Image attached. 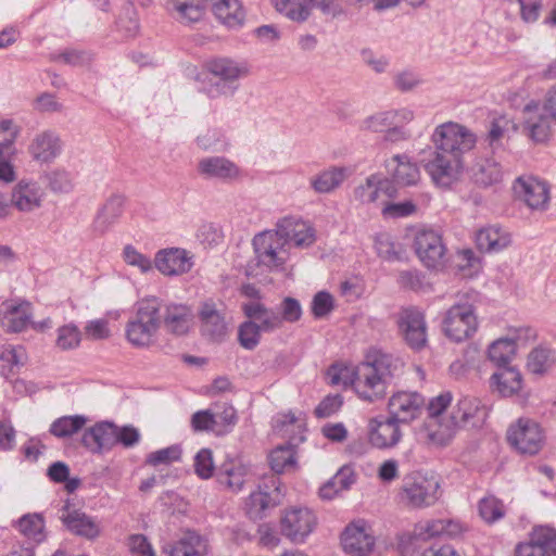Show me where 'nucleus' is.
Segmentation results:
<instances>
[{
	"instance_id": "obj_42",
	"label": "nucleus",
	"mask_w": 556,
	"mask_h": 556,
	"mask_svg": "<svg viewBox=\"0 0 556 556\" xmlns=\"http://www.w3.org/2000/svg\"><path fill=\"white\" fill-rule=\"evenodd\" d=\"M214 15L227 27L237 28L244 21V12L239 0H210Z\"/></svg>"
},
{
	"instance_id": "obj_63",
	"label": "nucleus",
	"mask_w": 556,
	"mask_h": 556,
	"mask_svg": "<svg viewBox=\"0 0 556 556\" xmlns=\"http://www.w3.org/2000/svg\"><path fill=\"white\" fill-rule=\"evenodd\" d=\"M397 283L402 289L413 291H420L426 287L425 276L417 269L402 270Z\"/></svg>"
},
{
	"instance_id": "obj_16",
	"label": "nucleus",
	"mask_w": 556,
	"mask_h": 556,
	"mask_svg": "<svg viewBox=\"0 0 556 556\" xmlns=\"http://www.w3.org/2000/svg\"><path fill=\"white\" fill-rule=\"evenodd\" d=\"M556 530L546 526L533 528L527 541L519 543L515 556H555Z\"/></svg>"
},
{
	"instance_id": "obj_21",
	"label": "nucleus",
	"mask_w": 556,
	"mask_h": 556,
	"mask_svg": "<svg viewBox=\"0 0 556 556\" xmlns=\"http://www.w3.org/2000/svg\"><path fill=\"white\" fill-rule=\"evenodd\" d=\"M400 330L407 344L416 350L426 345L427 326L424 314L414 307L405 308L399 318Z\"/></svg>"
},
{
	"instance_id": "obj_3",
	"label": "nucleus",
	"mask_w": 556,
	"mask_h": 556,
	"mask_svg": "<svg viewBox=\"0 0 556 556\" xmlns=\"http://www.w3.org/2000/svg\"><path fill=\"white\" fill-rule=\"evenodd\" d=\"M252 247L254 258L245 265L247 276L257 278L285 269L290 257L289 245L276 228L256 233L252 239Z\"/></svg>"
},
{
	"instance_id": "obj_9",
	"label": "nucleus",
	"mask_w": 556,
	"mask_h": 556,
	"mask_svg": "<svg viewBox=\"0 0 556 556\" xmlns=\"http://www.w3.org/2000/svg\"><path fill=\"white\" fill-rule=\"evenodd\" d=\"M459 427L452 415L448 417H427L417 428L419 442L430 447H444L452 443Z\"/></svg>"
},
{
	"instance_id": "obj_10",
	"label": "nucleus",
	"mask_w": 556,
	"mask_h": 556,
	"mask_svg": "<svg viewBox=\"0 0 556 556\" xmlns=\"http://www.w3.org/2000/svg\"><path fill=\"white\" fill-rule=\"evenodd\" d=\"M317 526L316 514L307 507H292L281 518V532L294 543H302Z\"/></svg>"
},
{
	"instance_id": "obj_39",
	"label": "nucleus",
	"mask_w": 556,
	"mask_h": 556,
	"mask_svg": "<svg viewBox=\"0 0 556 556\" xmlns=\"http://www.w3.org/2000/svg\"><path fill=\"white\" fill-rule=\"evenodd\" d=\"M502 165L492 157L481 159L471 168V178L480 187H490L503 180Z\"/></svg>"
},
{
	"instance_id": "obj_4",
	"label": "nucleus",
	"mask_w": 556,
	"mask_h": 556,
	"mask_svg": "<svg viewBox=\"0 0 556 556\" xmlns=\"http://www.w3.org/2000/svg\"><path fill=\"white\" fill-rule=\"evenodd\" d=\"M160 309L161 303L155 298L137 303L125 327L126 339L132 346L147 349L155 343L162 324Z\"/></svg>"
},
{
	"instance_id": "obj_51",
	"label": "nucleus",
	"mask_w": 556,
	"mask_h": 556,
	"mask_svg": "<svg viewBox=\"0 0 556 556\" xmlns=\"http://www.w3.org/2000/svg\"><path fill=\"white\" fill-rule=\"evenodd\" d=\"M238 89V86H232L227 81L214 78L210 74L201 80L200 91L210 99H218L220 97H230Z\"/></svg>"
},
{
	"instance_id": "obj_14",
	"label": "nucleus",
	"mask_w": 556,
	"mask_h": 556,
	"mask_svg": "<svg viewBox=\"0 0 556 556\" xmlns=\"http://www.w3.org/2000/svg\"><path fill=\"white\" fill-rule=\"evenodd\" d=\"M63 142L54 130H42L31 138L27 146L30 159L39 165L53 163L62 153Z\"/></svg>"
},
{
	"instance_id": "obj_62",
	"label": "nucleus",
	"mask_w": 556,
	"mask_h": 556,
	"mask_svg": "<svg viewBox=\"0 0 556 556\" xmlns=\"http://www.w3.org/2000/svg\"><path fill=\"white\" fill-rule=\"evenodd\" d=\"M334 308L333 296L326 291L317 292L312 301V313L316 318L328 316Z\"/></svg>"
},
{
	"instance_id": "obj_64",
	"label": "nucleus",
	"mask_w": 556,
	"mask_h": 556,
	"mask_svg": "<svg viewBox=\"0 0 556 556\" xmlns=\"http://www.w3.org/2000/svg\"><path fill=\"white\" fill-rule=\"evenodd\" d=\"M517 350L518 346L525 345L536 338V330L530 326L511 327L504 336Z\"/></svg>"
},
{
	"instance_id": "obj_35",
	"label": "nucleus",
	"mask_w": 556,
	"mask_h": 556,
	"mask_svg": "<svg viewBox=\"0 0 556 556\" xmlns=\"http://www.w3.org/2000/svg\"><path fill=\"white\" fill-rule=\"evenodd\" d=\"M388 173L392 175L395 182L403 186H412L420 178L419 168L413 163L408 155L396 154L387 162Z\"/></svg>"
},
{
	"instance_id": "obj_38",
	"label": "nucleus",
	"mask_w": 556,
	"mask_h": 556,
	"mask_svg": "<svg viewBox=\"0 0 556 556\" xmlns=\"http://www.w3.org/2000/svg\"><path fill=\"white\" fill-rule=\"evenodd\" d=\"M556 367V350L549 345L540 344L533 348L527 356V369L532 375L542 377Z\"/></svg>"
},
{
	"instance_id": "obj_18",
	"label": "nucleus",
	"mask_w": 556,
	"mask_h": 556,
	"mask_svg": "<svg viewBox=\"0 0 556 556\" xmlns=\"http://www.w3.org/2000/svg\"><path fill=\"white\" fill-rule=\"evenodd\" d=\"M425 405V399L416 391H399L388 402V413L401 424L416 419Z\"/></svg>"
},
{
	"instance_id": "obj_44",
	"label": "nucleus",
	"mask_w": 556,
	"mask_h": 556,
	"mask_svg": "<svg viewBox=\"0 0 556 556\" xmlns=\"http://www.w3.org/2000/svg\"><path fill=\"white\" fill-rule=\"evenodd\" d=\"M355 482V473L349 466H343L337 473L323 484L319 489V495L324 500H332L341 492L349 490Z\"/></svg>"
},
{
	"instance_id": "obj_26",
	"label": "nucleus",
	"mask_w": 556,
	"mask_h": 556,
	"mask_svg": "<svg viewBox=\"0 0 556 556\" xmlns=\"http://www.w3.org/2000/svg\"><path fill=\"white\" fill-rule=\"evenodd\" d=\"M490 389L502 397L518 395L523 388V377L516 366H500L489 379Z\"/></svg>"
},
{
	"instance_id": "obj_30",
	"label": "nucleus",
	"mask_w": 556,
	"mask_h": 556,
	"mask_svg": "<svg viewBox=\"0 0 556 556\" xmlns=\"http://www.w3.org/2000/svg\"><path fill=\"white\" fill-rule=\"evenodd\" d=\"M60 518L66 529L76 535L94 539L100 533V526L92 517L67 505L63 507Z\"/></svg>"
},
{
	"instance_id": "obj_46",
	"label": "nucleus",
	"mask_w": 556,
	"mask_h": 556,
	"mask_svg": "<svg viewBox=\"0 0 556 556\" xmlns=\"http://www.w3.org/2000/svg\"><path fill=\"white\" fill-rule=\"evenodd\" d=\"M88 418L84 415H67L56 418L49 428V432L58 439L71 438L84 429Z\"/></svg>"
},
{
	"instance_id": "obj_5",
	"label": "nucleus",
	"mask_w": 556,
	"mask_h": 556,
	"mask_svg": "<svg viewBox=\"0 0 556 556\" xmlns=\"http://www.w3.org/2000/svg\"><path fill=\"white\" fill-rule=\"evenodd\" d=\"M441 497V482L432 472L413 471L404 476L399 500L405 507L424 509L435 505Z\"/></svg>"
},
{
	"instance_id": "obj_12",
	"label": "nucleus",
	"mask_w": 556,
	"mask_h": 556,
	"mask_svg": "<svg viewBox=\"0 0 556 556\" xmlns=\"http://www.w3.org/2000/svg\"><path fill=\"white\" fill-rule=\"evenodd\" d=\"M282 497L279 479L271 477L249 495L245 501V513L253 520L261 519L267 509L279 505Z\"/></svg>"
},
{
	"instance_id": "obj_53",
	"label": "nucleus",
	"mask_w": 556,
	"mask_h": 556,
	"mask_svg": "<svg viewBox=\"0 0 556 556\" xmlns=\"http://www.w3.org/2000/svg\"><path fill=\"white\" fill-rule=\"evenodd\" d=\"M26 361V352L23 346L5 345L0 348V371L2 375L12 372L15 367Z\"/></svg>"
},
{
	"instance_id": "obj_31",
	"label": "nucleus",
	"mask_w": 556,
	"mask_h": 556,
	"mask_svg": "<svg viewBox=\"0 0 556 556\" xmlns=\"http://www.w3.org/2000/svg\"><path fill=\"white\" fill-rule=\"evenodd\" d=\"M164 556H205L207 543L193 531L185 532L177 541L163 546Z\"/></svg>"
},
{
	"instance_id": "obj_27",
	"label": "nucleus",
	"mask_w": 556,
	"mask_h": 556,
	"mask_svg": "<svg viewBox=\"0 0 556 556\" xmlns=\"http://www.w3.org/2000/svg\"><path fill=\"white\" fill-rule=\"evenodd\" d=\"M341 543L350 556H367L374 548L375 538L365 526L351 523L342 533Z\"/></svg>"
},
{
	"instance_id": "obj_23",
	"label": "nucleus",
	"mask_w": 556,
	"mask_h": 556,
	"mask_svg": "<svg viewBox=\"0 0 556 556\" xmlns=\"http://www.w3.org/2000/svg\"><path fill=\"white\" fill-rule=\"evenodd\" d=\"M164 9L174 21L184 26H194L206 15L204 0H164Z\"/></svg>"
},
{
	"instance_id": "obj_52",
	"label": "nucleus",
	"mask_w": 556,
	"mask_h": 556,
	"mask_svg": "<svg viewBox=\"0 0 556 556\" xmlns=\"http://www.w3.org/2000/svg\"><path fill=\"white\" fill-rule=\"evenodd\" d=\"M18 530L29 540L40 543L45 540V521L38 514H28L18 520Z\"/></svg>"
},
{
	"instance_id": "obj_25",
	"label": "nucleus",
	"mask_w": 556,
	"mask_h": 556,
	"mask_svg": "<svg viewBox=\"0 0 556 556\" xmlns=\"http://www.w3.org/2000/svg\"><path fill=\"white\" fill-rule=\"evenodd\" d=\"M115 424L99 421L85 429L81 435V444L92 454H102L111 451L116 445Z\"/></svg>"
},
{
	"instance_id": "obj_24",
	"label": "nucleus",
	"mask_w": 556,
	"mask_h": 556,
	"mask_svg": "<svg viewBox=\"0 0 556 556\" xmlns=\"http://www.w3.org/2000/svg\"><path fill=\"white\" fill-rule=\"evenodd\" d=\"M45 195L38 181L22 179L12 189L11 204L20 212L29 213L41 206Z\"/></svg>"
},
{
	"instance_id": "obj_37",
	"label": "nucleus",
	"mask_w": 556,
	"mask_h": 556,
	"mask_svg": "<svg viewBox=\"0 0 556 556\" xmlns=\"http://www.w3.org/2000/svg\"><path fill=\"white\" fill-rule=\"evenodd\" d=\"M349 175L346 167L331 166L311 177L309 185L316 193H330L338 189Z\"/></svg>"
},
{
	"instance_id": "obj_41",
	"label": "nucleus",
	"mask_w": 556,
	"mask_h": 556,
	"mask_svg": "<svg viewBox=\"0 0 556 556\" xmlns=\"http://www.w3.org/2000/svg\"><path fill=\"white\" fill-rule=\"evenodd\" d=\"M200 318L203 331L212 339H219L226 334L227 326L224 316L213 301H206L201 305Z\"/></svg>"
},
{
	"instance_id": "obj_47",
	"label": "nucleus",
	"mask_w": 556,
	"mask_h": 556,
	"mask_svg": "<svg viewBox=\"0 0 556 556\" xmlns=\"http://www.w3.org/2000/svg\"><path fill=\"white\" fill-rule=\"evenodd\" d=\"M516 349L513 343L505 337L498 338L493 341L488 348V359L497 367L510 366L509 363L516 354Z\"/></svg>"
},
{
	"instance_id": "obj_48",
	"label": "nucleus",
	"mask_w": 556,
	"mask_h": 556,
	"mask_svg": "<svg viewBox=\"0 0 556 556\" xmlns=\"http://www.w3.org/2000/svg\"><path fill=\"white\" fill-rule=\"evenodd\" d=\"M374 248L378 256L386 261H400L404 253L403 248L395 243L388 232H380L374 237Z\"/></svg>"
},
{
	"instance_id": "obj_6",
	"label": "nucleus",
	"mask_w": 556,
	"mask_h": 556,
	"mask_svg": "<svg viewBox=\"0 0 556 556\" xmlns=\"http://www.w3.org/2000/svg\"><path fill=\"white\" fill-rule=\"evenodd\" d=\"M414 251L428 269L441 270L447 263V249L441 232L432 228H421L415 232Z\"/></svg>"
},
{
	"instance_id": "obj_54",
	"label": "nucleus",
	"mask_w": 556,
	"mask_h": 556,
	"mask_svg": "<svg viewBox=\"0 0 556 556\" xmlns=\"http://www.w3.org/2000/svg\"><path fill=\"white\" fill-rule=\"evenodd\" d=\"M81 342V332L74 324L59 327L56 330L55 346L61 351L75 350Z\"/></svg>"
},
{
	"instance_id": "obj_50",
	"label": "nucleus",
	"mask_w": 556,
	"mask_h": 556,
	"mask_svg": "<svg viewBox=\"0 0 556 556\" xmlns=\"http://www.w3.org/2000/svg\"><path fill=\"white\" fill-rule=\"evenodd\" d=\"M49 189L54 193H68L74 189V178L71 172L55 167L45 174Z\"/></svg>"
},
{
	"instance_id": "obj_34",
	"label": "nucleus",
	"mask_w": 556,
	"mask_h": 556,
	"mask_svg": "<svg viewBox=\"0 0 556 556\" xmlns=\"http://www.w3.org/2000/svg\"><path fill=\"white\" fill-rule=\"evenodd\" d=\"M510 242L509 232L500 226H486L476 233V244L480 251L497 253L506 249Z\"/></svg>"
},
{
	"instance_id": "obj_33",
	"label": "nucleus",
	"mask_w": 556,
	"mask_h": 556,
	"mask_svg": "<svg viewBox=\"0 0 556 556\" xmlns=\"http://www.w3.org/2000/svg\"><path fill=\"white\" fill-rule=\"evenodd\" d=\"M451 415L457 421V426L460 429L467 425L476 426L481 422L485 418L486 413L479 399L463 396L458 400Z\"/></svg>"
},
{
	"instance_id": "obj_11",
	"label": "nucleus",
	"mask_w": 556,
	"mask_h": 556,
	"mask_svg": "<svg viewBox=\"0 0 556 556\" xmlns=\"http://www.w3.org/2000/svg\"><path fill=\"white\" fill-rule=\"evenodd\" d=\"M400 424L390 415L370 418L367 424L368 442L378 450L395 447L403 438Z\"/></svg>"
},
{
	"instance_id": "obj_56",
	"label": "nucleus",
	"mask_w": 556,
	"mask_h": 556,
	"mask_svg": "<svg viewBox=\"0 0 556 556\" xmlns=\"http://www.w3.org/2000/svg\"><path fill=\"white\" fill-rule=\"evenodd\" d=\"M269 464L271 469L277 473L293 468L295 459L292 447L290 445H282L273 450L269 455Z\"/></svg>"
},
{
	"instance_id": "obj_43",
	"label": "nucleus",
	"mask_w": 556,
	"mask_h": 556,
	"mask_svg": "<svg viewBox=\"0 0 556 556\" xmlns=\"http://www.w3.org/2000/svg\"><path fill=\"white\" fill-rule=\"evenodd\" d=\"M249 469L239 462H227L223 464L218 472V481L231 492H239L247 482Z\"/></svg>"
},
{
	"instance_id": "obj_8",
	"label": "nucleus",
	"mask_w": 556,
	"mask_h": 556,
	"mask_svg": "<svg viewBox=\"0 0 556 556\" xmlns=\"http://www.w3.org/2000/svg\"><path fill=\"white\" fill-rule=\"evenodd\" d=\"M545 435L533 419L519 418L507 430V441L521 454L535 455L544 444Z\"/></svg>"
},
{
	"instance_id": "obj_13",
	"label": "nucleus",
	"mask_w": 556,
	"mask_h": 556,
	"mask_svg": "<svg viewBox=\"0 0 556 556\" xmlns=\"http://www.w3.org/2000/svg\"><path fill=\"white\" fill-rule=\"evenodd\" d=\"M516 197L529 208L545 211L551 200L549 186L546 181L533 176H522L513 186Z\"/></svg>"
},
{
	"instance_id": "obj_28",
	"label": "nucleus",
	"mask_w": 556,
	"mask_h": 556,
	"mask_svg": "<svg viewBox=\"0 0 556 556\" xmlns=\"http://www.w3.org/2000/svg\"><path fill=\"white\" fill-rule=\"evenodd\" d=\"M126 198L122 194H112L99 208L93 223L92 230L97 235H104L119 220L124 213Z\"/></svg>"
},
{
	"instance_id": "obj_32",
	"label": "nucleus",
	"mask_w": 556,
	"mask_h": 556,
	"mask_svg": "<svg viewBox=\"0 0 556 556\" xmlns=\"http://www.w3.org/2000/svg\"><path fill=\"white\" fill-rule=\"evenodd\" d=\"M207 73L214 78H219L232 86H238L239 79L249 74V67L243 62L228 58H218L206 63Z\"/></svg>"
},
{
	"instance_id": "obj_60",
	"label": "nucleus",
	"mask_w": 556,
	"mask_h": 556,
	"mask_svg": "<svg viewBox=\"0 0 556 556\" xmlns=\"http://www.w3.org/2000/svg\"><path fill=\"white\" fill-rule=\"evenodd\" d=\"M355 378V368L334 364L330 366L327 370V379L328 382L331 386H352L353 387V380Z\"/></svg>"
},
{
	"instance_id": "obj_29",
	"label": "nucleus",
	"mask_w": 556,
	"mask_h": 556,
	"mask_svg": "<svg viewBox=\"0 0 556 556\" xmlns=\"http://www.w3.org/2000/svg\"><path fill=\"white\" fill-rule=\"evenodd\" d=\"M414 118L415 113L408 108L378 112L364 118L361 124V129L384 134L394 123H410Z\"/></svg>"
},
{
	"instance_id": "obj_17",
	"label": "nucleus",
	"mask_w": 556,
	"mask_h": 556,
	"mask_svg": "<svg viewBox=\"0 0 556 556\" xmlns=\"http://www.w3.org/2000/svg\"><path fill=\"white\" fill-rule=\"evenodd\" d=\"M553 121L554 117L547 113L543 104L530 102L523 109V128L535 143H543L549 139Z\"/></svg>"
},
{
	"instance_id": "obj_1",
	"label": "nucleus",
	"mask_w": 556,
	"mask_h": 556,
	"mask_svg": "<svg viewBox=\"0 0 556 556\" xmlns=\"http://www.w3.org/2000/svg\"><path fill=\"white\" fill-rule=\"evenodd\" d=\"M431 142V157L422 159L421 163L435 185L448 187L462 175L464 154L475 148L477 137L466 126L446 122L434 128Z\"/></svg>"
},
{
	"instance_id": "obj_61",
	"label": "nucleus",
	"mask_w": 556,
	"mask_h": 556,
	"mask_svg": "<svg viewBox=\"0 0 556 556\" xmlns=\"http://www.w3.org/2000/svg\"><path fill=\"white\" fill-rule=\"evenodd\" d=\"M181 457V450L178 445H172L165 448L152 452L147 457V464L157 466L178 462Z\"/></svg>"
},
{
	"instance_id": "obj_22",
	"label": "nucleus",
	"mask_w": 556,
	"mask_h": 556,
	"mask_svg": "<svg viewBox=\"0 0 556 556\" xmlns=\"http://www.w3.org/2000/svg\"><path fill=\"white\" fill-rule=\"evenodd\" d=\"M394 195L395 188L392 181L376 174L367 177L363 184L354 189L355 199L363 204H384Z\"/></svg>"
},
{
	"instance_id": "obj_2",
	"label": "nucleus",
	"mask_w": 556,
	"mask_h": 556,
	"mask_svg": "<svg viewBox=\"0 0 556 556\" xmlns=\"http://www.w3.org/2000/svg\"><path fill=\"white\" fill-rule=\"evenodd\" d=\"M402 368L403 363L400 358L374 351L355 368L353 389L364 401L381 400L387 393L388 384L402 371Z\"/></svg>"
},
{
	"instance_id": "obj_19",
	"label": "nucleus",
	"mask_w": 556,
	"mask_h": 556,
	"mask_svg": "<svg viewBox=\"0 0 556 556\" xmlns=\"http://www.w3.org/2000/svg\"><path fill=\"white\" fill-rule=\"evenodd\" d=\"M198 174L204 179H216L231 182L242 177L241 168L225 156H206L197 165Z\"/></svg>"
},
{
	"instance_id": "obj_55",
	"label": "nucleus",
	"mask_w": 556,
	"mask_h": 556,
	"mask_svg": "<svg viewBox=\"0 0 556 556\" xmlns=\"http://www.w3.org/2000/svg\"><path fill=\"white\" fill-rule=\"evenodd\" d=\"M4 319L10 331H23L30 324L29 305L22 304L18 306H10Z\"/></svg>"
},
{
	"instance_id": "obj_15",
	"label": "nucleus",
	"mask_w": 556,
	"mask_h": 556,
	"mask_svg": "<svg viewBox=\"0 0 556 556\" xmlns=\"http://www.w3.org/2000/svg\"><path fill=\"white\" fill-rule=\"evenodd\" d=\"M155 268L164 276H181L194 265V255L182 248H166L156 252Z\"/></svg>"
},
{
	"instance_id": "obj_36",
	"label": "nucleus",
	"mask_w": 556,
	"mask_h": 556,
	"mask_svg": "<svg viewBox=\"0 0 556 556\" xmlns=\"http://www.w3.org/2000/svg\"><path fill=\"white\" fill-rule=\"evenodd\" d=\"M242 309L249 319L256 323L262 332H273L281 328L280 314L260 302L245 303L242 305Z\"/></svg>"
},
{
	"instance_id": "obj_45",
	"label": "nucleus",
	"mask_w": 556,
	"mask_h": 556,
	"mask_svg": "<svg viewBox=\"0 0 556 556\" xmlns=\"http://www.w3.org/2000/svg\"><path fill=\"white\" fill-rule=\"evenodd\" d=\"M162 318H164V324L170 332L184 334L189 329L191 311L186 305L172 304L166 306L165 314Z\"/></svg>"
},
{
	"instance_id": "obj_58",
	"label": "nucleus",
	"mask_w": 556,
	"mask_h": 556,
	"mask_svg": "<svg viewBox=\"0 0 556 556\" xmlns=\"http://www.w3.org/2000/svg\"><path fill=\"white\" fill-rule=\"evenodd\" d=\"M261 329L256 326V323L248 319L242 323L238 330V340L242 348L247 350H253L257 346L261 340Z\"/></svg>"
},
{
	"instance_id": "obj_20",
	"label": "nucleus",
	"mask_w": 556,
	"mask_h": 556,
	"mask_svg": "<svg viewBox=\"0 0 556 556\" xmlns=\"http://www.w3.org/2000/svg\"><path fill=\"white\" fill-rule=\"evenodd\" d=\"M276 229L286 238L287 245L292 242L294 247L305 249L316 241V229L309 222L301 218L285 217L277 223Z\"/></svg>"
},
{
	"instance_id": "obj_59",
	"label": "nucleus",
	"mask_w": 556,
	"mask_h": 556,
	"mask_svg": "<svg viewBox=\"0 0 556 556\" xmlns=\"http://www.w3.org/2000/svg\"><path fill=\"white\" fill-rule=\"evenodd\" d=\"M123 260L127 265L137 267L142 274L151 271L154 263L131 244H127L123 249Z\"/></svg>"
},
{
	"instance_id": "obj_57",
	"label": "nucleus",
	"mask_w": 556,
	"mask_h": 556,
	"mask_svg": "<svg viewBox=\"0 0 556 556\" xmlns=\"http://www.w3.org/2000/svg\"><path fill=\"white\" fill-rule=\"evenodd\" d=\"M480 517L488 523H493L504 517L503 503L496 497L489 495L483 497L478 505Z\"/></svg>"
},
{
	"instance_id": "obj_40",
	"label": "nucleus",
	"mask_w": 556,
	"mask_h": 556,
	"mask_svg": "<svg viewBox=\"0 0 556 556\" xmlns=\"http://www.w3.org/2000/svg\"><path fill=\"white\" fill-rule=\"evenodd\" d=\"M22 134V126L11 117H0V159H14L18 150L16 142Z\"/></svg>"
},
{
	"instance_id": "obj_49",
	"label": "nucleus",
	"mask_w": 556,
	"mask_h": 556,
	"mask_svg": "<svg viewBox=\"0 0 556 556\" xmlns=\"http://www.w3.org/2000/svg\"><path fill=\"white\" fill-rule=\"evenodd\" d=\"M277 11L295 22H304L311 10L309 0H273Z\"/></svg>"
},
{
	"instance_id": "obj_7",
	"label": "nucleus",
	"mask_w": 556,
	"mask_h": 556,
	"mask_svg": "<svg viewBox=\"0 0 556 556\" xmlns=\"http://www.w3.org/2000/svg\"><path fill=\"white\" fill-rule=\"evenodd\" d=\"M442 329L444 334L455 342L471 338L478 329L475 307L469 303H455L446 311Z\"/></svg>"
}]
</instances>
